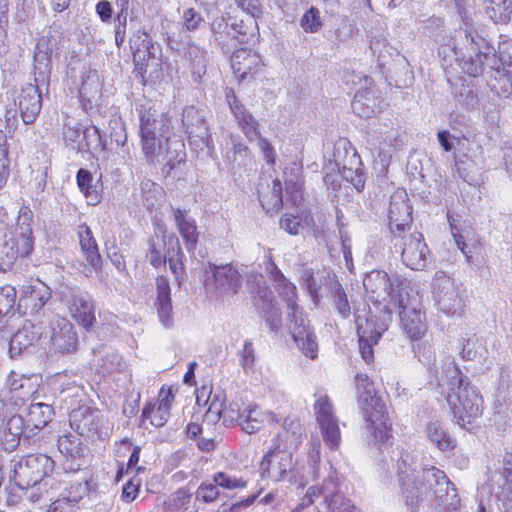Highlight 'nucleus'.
I'll list each match as a JSON object with an SVG mask.
<instances>
[{"mask_svg": "<svg viewBox=\"0 0 512 512\" xmlns=\"http://www.w3.org/2000/svg\"><path fill=\"white\" fill-rule=\"evenodd\" d=\"M66 305L71 317L84 327H90L95 322L94 305L88 293L71 291L66 298Z\"/></svg>", "mask_w": 512, "mask_h": 512, "instance_id": "5701e85b", "label": "nucleus"}, {"mask_svg": "<svg viewBox=\"0 0 512 512\" xmlns=\"http://www.w3.org/2000/svg\"><path fill=\"white\" fill-rule=\"evenodd\" d=\"M212 281L206 282L208 290L216 296H233L238 293L242 285V275L232 264L220 265L210 264Z\"/></svg>", "mask_w": 512, "mask_h": 512, "instance_id": "4468645a", "label": "nucleus"}, {"mask_svg": "<svg viewBox=\"0 0 512 512\" xmlns=\"http://www.w3.org/2000/svg\"><path fill=\"white\" fill-rule=\"evenodd\" d=\"M300 26L306 33L318 32L323 26L320 11L315 7H310L301 17Z\"/></svg>", "mask_w": 512, "mask_h": 512, "instance_id": "6e6d98bb", "label": "nucleus"}, {"mask_svg": "<svg viewBox=\"0 0 512 512\" xmlns=\"http://www.w3.org/2000/svg\"><path fill=\"white\" fill-rule=\"evenodd\" d=\"M27 217H19L11 237L5 241L0 252V271L12 268L20 257L28 256L33 249L32 228Z\"/></svg>", "mask_w": 512, "mask_h": 512, "instance_id": "1a4fd4ad", "label": "nucleus"}, {"mask_svg": "<svg viewBox=\"0 0 512 512\" xmlns=\"http://www.w3.org/2000/svg\"><path fill=\"white\" fill-rule=\"evenodd\" d=\"M168 245V258L169 267L175 278L179 280L182 278L184 265V253L181 249L180 242L177 236H171L167 240Z\"/></svg>", "mask_w": 512, "mask_h": 512, "instance_id": "de8ad7c7", "label": "nucleus"}, {"mask_svg": "<svg viewBox=\"0 0 512 512\" xmlns=\"http://www.w3.org/2000/svg\"><path fill=\"white\" fill-rule=\"evenodd\" d=\"M185 58L189 61L191 75L196 82H200L206 74L207 51L194 42H187L184 47Z\"/></svg>", "mask_w": 512, "mask_h": 512, "instance_id": "e433bc0d", "label": "nucleus"}, {"mask_svg": "<svg viewBox=\"0 0 512 512\" xmlns=\"http://www.w3.org/2000/svg\"><path fill=\"white\" fill-rule=\"evenodd\" d=\"M147 159L157 162H166L171 168L182 163L186 159L185 144L179 137L169 135L159 144V151Z\"/></svg>", "mask_w": 512, "mask_h": 512, "instance_id": "cd10ccee", "label": "nucleus"}, {"mask_svg": "<svg viewBox=\"0 0 512 512\" xmlns=\"http://www.w3.org/2000/svg\"><path fill=\"white\" fill-rule=\"evenodd\" d=\"M217 487L214 482H202L196 490L195 499L206 504L215 502L220 494Z\"/></svg>", "mask_w": 512, "mask_h": 512, "instance_id": "bf43d9fd", "label": "nucleus"}, {"mask_svg": "<svg viewBox=\"0 0 512 512\" xmlns=\"http://www.w3.org/2000/svg\"><path fill=\"white\" fill-rule=\"evenodd\" d=\"M433 297L443 313L454 316L460 314L464 299L458 284L442 271L435 274L433 280Z\"/></svg>", "mask_w": 512, "mask_h": 512, "instance_id": "9b49d317", "label": "nucleus"}, {"mask_svg": "<svg viewBox=\"0 0 512 512\" xmlns=\"http://www.w3.org/2000/svg\"><path fill=\"white\" fill-rule=\"evenodd\" d=\"M396 300L391 302L392 313L398 312L403 331L411 340L420 339L426 333L427 325L418 301L409 296L408 290Z\"/></svg>", "mask_w": 512, "mask_h": 512, "instance_id": "9d476101", "label": "nucleus"}, {"mask_svg": "<svg viewBox=\"0 0 512 512\" xmlns=\"http://www.w3.org/2000/svg\"><path fill=\"white\" fill-rule=\"evenodd\" d=\"M67 493L65 499L70 503H76L88 495L91 488L87 480L75 481L65 488Z\"/></svg>", "mask_w": 512, "mask_h": 512, "instance_id": "680f3d73", "label": "nucleus"}, {"mask_svg": "<svg viewBox=\"0 0 512 512\" xmlns=\"http://www.w3.org/2000/svg\"><path fill=\"white\" fill-rule=\"evenodd\" d=\"M443 480L428 496L438 506L445 507L447 511H456L460 506V497L455 485L449 480L446 474H437Z\"/></svg>", "mask_w": 512, "mask_h": 512, "instance_id": "2f4dec72", "label": "nucleus"}, {"mask_svg": "<svg viewBox=\"0 0 512 512\" xmlns=\"http://www.w3.org/2000/svg\"><path fill=\"white\" fill-rule=\"evenodd\" d=\"M327 284L329 286L335 309L344 319L349 318L351 315V307L342 285L335 278H332L329 275Z\"/></svg>", "mask_w": 512, "mask_h": 512, "instance_id": "a18cd8bd", "label": "nucleus"}, {"mask_svg": "<svg viewBox=\"0 0 512 512\" xmlns=\"http://www.w3.org/2000/svg\"><path fill=\"white\" fill-rule=\"evenodd\" d=\"M59 451L72 459H80L84 456L86 447L83 445L81 435L64 434L57 441Z\"/></svg>", "mask_w": 512, "mask_h": 512, "instance_id": "37998d69", "label": "nucleus"}, {"mask_svg": "<svg viewBox=\"0 0 512 512\" xmlns=\"http://www.w3.org/2000/svg\"><path fill=\"white\" fill-rule=\"evenodd\" d=\"M388 218L392 236L412 229V206L405 193L391 196Z\"/></svg>", "mask_w": 512, "mask_h": 512, "instance_id": "a211bd4d", "label": "nucleus"}, {"mask_svg": "<svg viewBox=\"0 0 512 512\" xmlns=\"http://www.w3.org/2000/svg\"><path fill=\"white\" fill-rule=\"evenodd\" d=\"M41 337L40 327L35 324H25L10 339L9 353L12 357L20 355L32 347Z\"/></svg>", "mask_w": 512, "mask_h": 512, "instance_id": "72a5a7b5", "label": "nucleus"}, {"mask_svg": "<svg viewBox=\"0 0 512 512\" xmlns=\"http://www.w3.org/2000/svg\"><path fill=\"white\" fill-rule=\"evenodd\" d=\"M169 416L170 411H166L154 403H147L142 410L140 426H144L145 421L149 420L153 426L162 427L167 422Z\"/></svg>", "mask_w": 512, "mask_h": 512, "instance_id": "603ef678", "label": "nucleus"}, {"mask_svg": "<svg viewBox=\"0 0 512 512\" xmlns=\"http://www.w3.org/2000/svg\"><path fill=\"white\" fill-rule=\"evenodd\" d=\"M316 420L320 426L325 443L331 448L339 446L341 435L333 404L327 395H321L314 404Z\"/></svg>", "mask_w": 512, "mask_h": 512, "instance_id": "dca6fc26", "label": "nucleus"}, {"mask_svg": "<svg viewBox=\"0 0 512 512\" xmlns=\"http://www.w3.org/2000/svg\"><path fill=\"white\" fill-rule=\"evenodd\" d=\"M208 404V408L203 417V425L213 426L217 425L222 419L223 407L225 404V396L222 392L211 395V391L207 399L204 401V405Z\"/></svg>", "mask_w": 512, "mask_h": 512, "instance_id": "c03bdc74", "label": "nucleus"}, {"mask_svg": "<svg viewBox=\"0 0 512 512\" xmlns=\"http://www.w3.org/2000/svg\"><path fill=\"white\" fill-rule=\"evenodd\" d=\"M171 128V119L167 115L159 114L151 108L141 113L140 135L146 157H151L155 151H159V144L172 135Z\"/></svg>", "mask_w": 512, "mask_h": 512, "instance_id": "6e6552de", "label": "nucleus"}, {"mask_svg": "<svg viewBox=\"0 0 512 512\" xmlns=\"http://www.w3.org/2000/svg\"><path fill=\"white\" fill-rule=\"evenodd\" d=\"M274 284L279 296L287 305L289 331L294 342L305 356L312 360L316 359L318 352L317 338L309 320L296 302V286L286 277L274 282Z\"/></svg>", "mask_w": 512, "mask_h": 512, "instance_id": "7ed1b4c3", "label": "nucleus"}, {"mask_svg": "<svg viewBox=\"0 0 512 512\" xmlns=\"http://www.w3.org/2000/svg\"><path fill=\"white\" fill-rule=\"evenodd\" d=\"M363 286L372 301L383 303L384 316L381 320L391 321L392 304L408 290V283L395 275L390 277L386 272L373 270L366 274Z\"/></svg>", "mask_w": 512, "mask_h": 512, "instance_id": "39448f33", "label": "nucleus"}, {"mask_svg": "<svg viewBox=\"0 0 512 512\" xmlns=\"http://www.w3.org/2000/svg\"><path fill=\"white\" fill-rule=\"evenodd\" d=\"M398 469L402 497L411 512H416L423 499L443 481L437 474H445L434 466L418 470L417 465H408L405 458L399 462Z\"/></svg>", "mask_w": 512, "mask_h": 512, "instance_id": "20e7f679", "label": "nucleus"}, {"mask_svg": "<svg viewBox=\"0 0 512 512\" xmlns=\"http://www.w3.org/2000/svg\"><path fill=\"white\" fill-rule=\"evenodd\" d=\"M2 445L6 451H14L21 440L29 439L32 434L26 429L25 418L20 414L10 416L2 427Z\"/></svg>", "mask_w": 512, "mask_h": 512, "instance_id": "a878e982", "label": "nucleus"}, {"mask_svg": "<svg viewBox=\"0 0 512 512\" xmlns=\"http://www.w3.org/2000/svg\"><path fill=\"white\" fill-rule=\"evenodd\" d=\"M390 321L378 320L376 317L356 319L357 334L359 337V350L366 363L374 359L373 345L378 343L382 333L387 330Z\"/></svg>", "mask_w": 512, "mask_h": 512, "instance_id": "f3484780", "label": "nucleus"}, {"mask_svg": "<svg viewBox=\"0 0 512 512\" xmlns=\"http://www.w3.org/2000/svg\"><path fill=\"white\" fill-rule=\"evenodd\" d=\"M54 461L45 454H31L22 458L14 467L13 480L20 489L35 488L41 490L50 486L54 488L55 481L51 478Z\"/></svg>", "mask_w": 512, "mask_h": 512, "instance_id": "423d86ee", "label": "nucleus"}, {"mask_svg": "<svg viewBox=\"0 0 512 512\" xmlns=\"http://www.w3.org/2000/svg\"><path fill=\"white\" fill-rule=\"evenodd\" d=\"M370 49L380 66L385 65L387 58L391 56V47L388 46L385 38L374 37L370 41Z\"/></svg>", "mask_w": 512, "mask_h": 512, "instance_id": "0e129e2a", "label": "nucleus"}, {"mask_svg": "<svg viewBox=\"0 0 512 512\" xmlns=\"http://www.w3.org/2000/svg\"><path fill=\"white\" fill-rule=\"evenodd\" d=\"M76 181L89 204L95 205L100 202L98 183L94 182L93 175L89 170L80 168L76 174Z\"/></svg>", "mask_w": 512, "mask_h": 512, "instance_id": "79ce46f5", "label": "nucleus"}, {"mask_svg": "<svg viewBox=\"0 0 512 512\" xmlns=\"http://www.w3.org/2000/svg\"><path fill=\"white\" fill-rule=\"evenodd\" d=\"M487 355V349L482 341L476 337L468 338L463 343L461 357L464 360H484Z\"/></svg>", "mask_w": 512, "mask_h": 512, "instance_id": "864d4df0", "label": "nucleus"}, {"mask_svg": "<svg viewBox=\"0 0 512 512\" xmlns=\"http://www.w3.org/2000/svg\"><path fill=\"white\" fill-rule=\"evenodd\" d=\"M16 302V290L10 285L0 288V310L1 316L10 313Z\"/></svg>", "mask_w": 512, "mask_h": 512, "instance_id": "338daca9", "label": "nucleus"}, {"mask_svg": "<svg viewBox=\"0 0 512 512\" xmlns=\"http://www.w3.org/2000/svg\"><path fill=\"white\" fill-rule=\"evenodd\" d=\"M439 386L447 389L446 400L458 425L465 427L482 415V396L454 361L448 362Z\"/></svg>", "mask_w": 512, "mask_h": 512, "instance_id": "f257e3e1", "label": "nucleus"}, {"mask_svg": "<svg viewBox=\"0 0 512 512\" xmlns=\"http://www.w3.org/2000/svg\"><path fill=\"white\" fill-rule=\"evenodd\" d=\"M486 14L495 23H505L512 13V0H483Z\"/></svg>", "mask_w": 512, "mask_h": 512, "instance_id": "09e8293b", "label": "nucleus"}, {"mask_svg": "<svg viewBox=\"0 0 512 512\" xmlns=\"http://www.w3.org/2000/svg\"><path fill=\"white\" fill-rule=\"evenodd\" d=\"M427 437L439 450L445 452L455 447V441L439 422H430L426 428Z\"/></svg>", "mask_w": 512, "mask_h": 512, "instance_id": "49530a36", "label": "nucleus"}, {"mask_svg": "<svg viewBox=\"0 0 512 512\" xmlns=\"http://www.w3.org/2000/svg\"><path fill=\"white\" fill-rule=\"evenodd\" d=\"M51 298L50 289L43 283L28 286L23 289V294L18 302V310L23 314H37Z\"/></svg>", "mask_w": 512, "mask_h": 512, "instance_id": "c85d7f7f", "label": "nucleus"}, {"mask_svg": "<svg viewBox=\"0 0 512 512\" xmlns=\"http://www.w3.org/2000/svg\"><path fill=\"white\" fill-rule=\"evenodd\" d=\"M52 39L42 36L38 39L34 51V77L36 83H45L51 74Z\"/></svg>", "mask_w": 512, "mask_h": 512, "instance_id": "bb28decb", "label": "nucleus"}, {"mask_svg": "<svg viewBox=\"0 0 512 512\" xmlns=\"http://www.w3.org/2000/svg\"><path fill=\"white\" fill-rule=\"evenodd\" d=\"M391 242L396 252L401 255L402 263L412 270H423L428 263L430 251L422 233L416 230L397 232Z\"/></svg>", "mask_w": 512, "mask_h": 512, "instance_id": "0eeeda50", "label": "nucleus"}, {"mask_svg": "<svg viewBox=\"0 0 512 512\" xmlns=\"http://www.w3.org/2000/svg\"><path fill=\"white\" fill-rule=\"evenodd\" d=\"M161 232V237L157 235L148 240L147 258L149 263L155 268L166 264L168 258V245L166 240L171 236H176L174 233L168 234L166 230H162Z\"/></svg>", "mask_w": 512, "mask_h": 512, "instance_id": "ea45409f", "label": "nucleus"}, {"mask_svg": "<svg viewBox=\"0 0 512 512\" xmlns=\"http://www.w3.org/2000/svg\"><path fill=\"white\" fill-rule=\"evenodd\" d=\"M213 482L218 485V487L233 490L238 488H245L247 486V481L242 478H236L226 474L225 472H217L212 476Z\"/></svg>", "mask_w": 512, "mask_h": 512, "instance_id": "052dcab7", "label": "nucleus"}, {"mask_svg": "<svg viewBox=\"0 0 512 512\" xmlns=\"http://www.w3.org/2000/svg\"><path fill=\"white\" fill-rule=\"evenodd\" d=\"M53 415L52 407L45 403H32L27 412L26 429L35 435V431L45 427Z\"/></svg>", "mask_w": 512, "mask_h": 512, "instance_id": "a19ab883", "label": "nucleus"}, {"mask_svg": "<svg viewBox=\"0 0 512 512\" xmlns=\"http://www.w3.org/2000/svg\"><path fill=\"white\" fill-rule=\"evenodd\" d=\"M238 7L247 13L246 19L233 22L235 28V39L238 46L248 44L254 38L256 28L255 17L261 12L260 0H234Z\"/></svg>", "mask_w": 512, "mask_h": 512, "instance_id": "aec40b11", "label": "nucleus"}, {"mask_svg": "<svg viewBox=\"0 0 512 512\" xmlns=\"http://www.w3.org/2000/svg\"><path fill=\"white\" fill-rule=\"evenodd\" d=\"M173 216L178 231L185 242L188 252L193 251L198 243V231L195 220L188 216L186 210L173 208Z\"/></svg>", "mask_w": 512, "mask_h": 512, "instance_id": "f704fd0d", "label": "nucleus"}, {"mask_svg": "<svg viewBox=\"0 0 512 512\" xmlns=\"http://www.w3.org/2000/svg\"><path fill=\"white\" fill-rule=\"evenodd\" d=\"M46 334L51 348L58 353H74L78 348L79 340L75 326L64 317L52 316Z\"/></svg>", "mask_w": 512, "mask_h": 512, "instance_id": "ddd939ff", "label": "nucleus"}, {"mask_svg": "<svg viewBox=\"0 0 512 512\" xmlns=\"http://www.w3.org/2000/svg\"><path fill=\"white\" fill-rule=\"evenodd\" d=\"M459 37L461 38L460 50L463 51L462 58L470 55L476 58V54H481V50L491 45L484 31L474 27L467 19L464 20V28L459 31Z\"/></svg>", "mask_w": 512, "mask_h": 512, "instance_id": "393cba45", "label": "nucleus"}, {"mask_svg": "<svg viewBox=\"0 0 512 512\" xmlns=\"http://www.w3.org/2000/svg\"><path fill=\"white\" fill-rule=\"evenodd\" d=\"M78 235L80 247L86 261L95 270H98L101 267L102 257L91 229L86 224H82L79 226Z\"/></svg>", "mask_w": 512, "mask_h": 512, "instance_id": "4c0bfd02", "label": "nucleus"}, {"mask_svg": "<svg viewBox=\"0 0 512 512\" xmlns=\"http://www.w3.org/2000/svg\"><path fill=\"white\" fill-rule=\"evenodd\" d=\"M259 198L263 209L267 213L278 212L283 205L282 185L280 180H273L271 191L268 194H263Z\"/></svg>", "mask_w": 512, "mask_h": 512, "instance_id": "3c124183", "label": "nucleus"}, {"mask_svg": "<svg viewBox=\"0 0 512 512\" xmlns=\"http://www.w3.org/2000/svg\"><path fill=\"white\" fill-rule=\"evenodd\" d=\"M355 388L359 407L367 423L368 444L380 450L392 438L386 406L376 395L374 384L366 373L358 372L355 375Z\"/></svg>", "mask_w": 512, "mask_h": 512, "instance_id": "f03ea898", "label": "nucleus"}, {"mask_svg": "<svg viewBox=\"0 0 512 512\" xmlns=\"http://www.w3.org/2000/svg\"><path fill=\"white\" fill-rule=\"evenodd\" d=\"M264 422V413L254 405L242 411L240 427L247 434H253L261 429Z\"/></svg>", "mask_w": 512, "mask_h": 512, "instance_id": "8fccbe9b", "label": "nucleus"}, {"mask_svg": "<svg viewBox=\"0 0 512 512\" xmlns=\"http://www.w3.org/2000/svg\"><path fill=\"white\" fill-rule=\"evenodd\" d=\"M365 89L358 90L351 103L353 112L361 118H371L379 109L382 102L371 87L372 78L365 77Z\"/></svg>", "mask_w": 512, "mask_h": 512, "instance_id": "b1692460", "label": "nucleus"}, {"mask_svg": "<svg viewBox=\"0 0 512 512\" xmlns=\"http://www.w3.org/2000/svg\"><path fill=\"white\" fill-rule=\"evenodd\" d=\"M235 28L232 27V23L222 33V38L215 39L213 42L216 43L226 55H232L234 51L238 50V44L235 39Z\"/></svg>", "mask_w": 512, "mask_h": 512, "instance_id": "e2e57ef3", "label": "nucleus"}, {"mask_svg": "<svg viewBox=\"0 0 512 512\" xmlns=\"http://www.w3.org/2000/svg\"><path fill=\"white\" fill-rule=\"evenodd\" d=\"M70 425L81 436L95 434L99 428V412L87 407H80L70 414Z\"/></svg>", "mask_w": 512, "mask_h": 512, "instance_id": "473e14b6", "label": "nucleus"}, {"mask_svg": "<svg viewBox=\"0 0 512 512\" xmlns=\"http://www.w3.org/2000/svg\"><path fill=\"white\" fill-rule=\"evenodd\" d=\"M231 66L242 79L255 77L263 67L260 56L245 48H239L231 55Z\"/></svg>", "mask_w": 512, "mask_h": 512, "instance_id": "c756f323", "label": "nucleus"}, {"mask_svg": "<svg viewBox=\"0 0 512 512\" xmlns=\"http://www.w3.org/2000/svg\"><path fill=\"white\" fill-rule=\"evenodd\" d=\"M292 466V454L289 451L276 446L270 449L260 462V474L262 478L282 479Z\"/></svg>", "mask_w": 512, "mask_h": 512, "instance_id": "6ab92c4d", "label": "nucleus"}, {"mask_svg": "<svg viewBox=\"0 0 512 512\" xmlns=\"http://www.w3.org/2000/svg\"><path fill=\"white\" fill-rule=\"evenodd\" d=\"M93 353L95 356L99 355L95 361L98 372L104 376L115 372H122L126 368V362L123 357L110 347L103 346L93 349Z\"/></svg>", "mask_w": 512, "mask_h": 512, "instance_id": "c9c22d12", "label": "nucleus"}, {"mask_svg": "<svg viewBox=\"0 0 512 512\" xmlns=\"http://www.w3.org/2000/svg\"><path fill=\"white\" fill-rule=\"evenodd\" d=\"M498 487L496 492L499 507L504 512H512V480L511 481H492Z\"/></svg>", "mask_w": 512, "mask_h": 512, "instance_id": "13d9d810", "label": "nucleus"}, {"mask_svg": "<svg viewBox=\"0 0 512 512\" xmlns=\"http://www.w3.org/2000/svg\"><path fill=\"white\" fill-rule=\"evenodd\" d=\"M180 19L182 28L188 32L198 31L206 24L200 11L192 7L184 9Z\"/></svg>", "mask_w": 512, "mask_h": 512, "instance_id": "5fc2aeb1", "label": "nucleus"}, {"mask_svg": "<svg viewBox=\"0 0 512 512\" xmlns=\"http://www.w3.org/2000/svg\"><path fill=\"white\" fill-rule=\"evenodd\" d=\"M251 293L254 306L261 313L270 330L278 332L282 327V314L273 292L262 276L256 279V286L251 289Z\"/></svg>", "mask_w": 512, "mask_h": 512, "instance_id": "f8f14e48", "label": "nucleus"}, {"mask_svg": "<svg viewBox=\"0 0 512 512\" xmlns=\"http://www.w3.org/2000/svg\"><path fill=\"white\" fill-rule=\"evenodd\" d=\"M186 134H188L191 144H195L198 147L206 146L209 148L211 135L205 120H203L202 123L197 124L196 127H192V129L187 130Z\"/></svg>", "mask_w": 512, "mask_h": 512, "instance_id": "4d7b16f0", "label": "nucleus"}, {"mask_svg": "<svg viewBox=\"0 0 512 512\" xmlns=\"http://www.w3.org/2000/svg\"><path fill=\"white\" fill-rule=\"evenodd\" d=\"M156 294L155 306L159 320L165 327H170L173 323V307L170 284L165 276L156 278Z\"/></svg>", "mask_w": 512, "mask_h": 512, "instance_id": "7c9ffc66", "label": "nucleus"}, {"mask_svg": "<svg viewBox=\"0 0 512 512\" xmlns=\"http://www.w3.org/2000/svg\"><path fill=\"white\" fill-rule=\"evenodd\" d=\"M141 41L137 44L136 40H131V49L133 50V61L139 73L143 76L147 71L149 62L151 65H160V52L161 48L158 44L153 43L148 34L143 33L142 36H137Z\"/></svg>", "mask_w": 512, "mask_h": 512, "instance_id": "4be33fe9", "label": "nucleus"}, {"mask_svg": "<svg viewBox=\"0 0 512 512\" xmlns=\"http://www.w3.org/2000/svg\"><path fill=\"white\" fill-rule=\"evenodd\" d=\"M320 488L325 503H327L331 498H335L336 495L342 494L340 492V483L336 473H332L325 478Z\"/></svg>", "mask_w": 512, "mask_h": 512, "instance_id": "774afa93", "label": "nucleus"}, {"mask_svg": "<svg viewBox=\"0 0 512 512\" xmlns=\"http://www.w3.org/2000/svg\"><path fill=\"white\" fill-rule=\"evenodd\" d=\"M101 87L98 71L84 67L79 87V97L81 101H87L90 104L93 101H97L100 98Z\"/></svg>", "mask_w": 512, "mask_h": 512, "instance_id": "58836bf2", "label": "nucleus"}, {"mask_svg": "<svg viewBox=\"0 0 512 512\" xmlns=\"http://www.w3.org/2000/svg\"><path fill=\"white\" fill-rule=\"evenodd\" d=\"M83 139L85 144L82 147H85L87 150L89 149H104L105 143L102 140V136L100 130L96 126L87 127L82 131Z\"/></svg>", "mask_w": 512, "mask_h": 512, "instance_id": "69168bd1", "label": "nucleus"}, {"mask_svg": "<svg viewBox=\"0 0 512 512\" xmlns=\"http://www.w3.org/2000/svg\"><path fill=\"white\" fill-rule=\"evenodd\" d=\"M38 84L35 82V84L25 85L14 99V104L18 107L25 124L34 123L42 107Z\"/></svg>", "mask_w": 512, "mask_h": 512, "instance_id": "412c9836", "label": "nucleus"}, {"mask_svg": "<svg viewBox=\"0 0 512 512\" xmlns=\"http://www.w3.org/2000/svg\"><path fill=\"white\" fill-rule=\"evenodd\" d=\"M459 65L463 72L469 76L477 77L489 70L491 73L498 74L500 79L506 77L504 61L497 56L493 45L481 50V54H476V58L471 55L464 56Z\"/></svg>", "mask_w": 512, "mask_h": 512, "instance_id": "2eb2a0df", "label": "nucleus"}]
</instances>
